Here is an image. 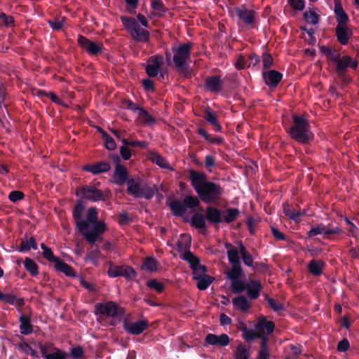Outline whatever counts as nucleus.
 Returning a JSON list of instances; mask_svg holds the SVG:
<instances>
[{
  "label": "nucleus",
  "mask_w": 359,
  "mask_h": 359,
  "mask_svg": "<svg viewBox=\"0 0 359 359\" xmlns=\"http://www.w3.org/2000/svg\"><path fill=\"white\" fill-rule=\"evenodd\" d=\"M283 210L285 216L295 222H298L300 216L305 214V210L302 211L294 209L290 203H283Z\"/></svg>",
  "instance_id": "a878e982"
},
{
  "label": "nucleus",
  "mask_w": 359,
  "mask_h": 359,
  "mask_svg": "<svg viewBox=\"0 0 359 359\" xmlns=\"http://www.w3.org/2000/svg\"><path fill=\"white\" fill-rule=\"evenodd\" d=\"M266 83L268 86H276L281 80L282 74L275 70L263 73Z\"/></svg>",
  "instance_id": "7c9ffc66"
},
{
  "label": "nucleus",
  "mask_w": 359,
  "mask_h": 359,
  "mask_svg": "<svg viewBox=\"0 0 359 359\" xmlns=\"http://www.w3.org/2000/svg\"><path fill=\"white\" fill-rule=\"evenodd\" d=\"M240 254L241 255L243 263L248 266H252L253 264V259L252 255L246 250L245 247L242 243L239 245Z\"/></svg>",
  "instance_id": "49530a36"
},
{
  "label": "nucleus",
  "mask_w": 359,
  "mask_h": 359,
  "mask_svg": "<svg viewBox=\"0 0 359 359\" xmlns=\"http://www.w3.org/2000/svg\"><path fill=\"white\" fill-rule=\"evenodd\" d=\"M268 342V337H263V339L261 340L260 347L258 351L257 359H269L270 351Z\"/></svg>",
  "instance_id": "58836bf2"
},
{
  "label": "nucleus",
  "mask_w": 359,
  "mask_h": 359,
  "mask_svg": "<svg viewBox=\"0 0 359 359\" xmlns=\"http://www.w3.org/2000/svg\"><path fill=\"white\" fill-rule=\"evenodd\" d=\"M76 195L81 199L90 200L94 201H105L104 193L95 185H86L79 187L76 190Z\"/></svg>",
  "instance_id": "9d476101"
},
{
  "label": "nucleus",
  "mask_w": 359,
  "mask_h": 359,
  "mask_svg": "<svg viewBox=\"0 0 359 359\" xmlns=\"http://www.w3.org/2000/svg\"><path fill=\"white\" fill-rule=\"evenodd\" d=\"M247 285L239 279L231 281V290L233 293H241L246 290Z\"/></svg>",
  "instance_id": "8fccbe9b"
},
{
  "label": "nucleus",
  "mask_w": 359,
  "mask_h": 359,
  "mask_svg": "<svg viewBox=\"0 0 359 359\" xmlns=\"http://www.w3.org/2000/svg\"><path fill=\"white\" fill-rule=\"evenodd\" d=\"M20 332L22 334L29 335L33 332V327L31 324V319L29 316L23 314L19 318Z\"/></svg>",
  "instance_id": "cd10ccee"
},
{
  "label": "nucleus",
  "mask_w": 359,
  "mask_h": 359,
  "mask_svg": "<svg viewBox=\"0 0 359 359\" xmlns=\"http://www.w3.org/2000/svg\"><path fill=\"white\" fill-rule=\"evenodd\" d=\"M191 184L203 201H215L222 195L221 187L208 181L205 173L191 170L189 171Z\"/></svg>",
  "instance_id": "f03ea898"
},
{
  "label": "nucleus",
  "mask_w": 359,
  "mask_h": 359,
  "mask_svg": "<svg viewBox=\"0 0 359 359\" xmlns=\"http://www.w3.org/2000/svg\"><path fill=\"white\" fill-rule=\"evenodd\" d=\"M172 213L182 217L185 222L200 231L203 234L207 231V219L201 203H167Z\"/></svg>",
  "instance_id": "f257e3e1"
},
{
  "label": "nucleus",
  "mask_w": 359,
  "mask_h": 359,
  "mask_svg": "<svg viewBox=\"0 0 359 359\" xmlns=\"http://www.w3.org/2000/svg\"><path fill=\"white\" fill-rule=\"evenodd\" d=\"M93 224V229L89 231L90 224L87 221L80 220L76 222L79 232L90 245H94L97 240L101 238V235L107 230V226L104 222L99 221Z\"/></svg>",
  "instance_id": "20e7f679"
},
{
  "label": "nucleus",
  "mask_w": 359,
  "mask_h": 359,
  "mask_svg": "<svg viewBox=\"0 0 359 359\" xmlns=\"http://www.w3.org/2000/svg\"><path fill=\"white\" fill-rule=\"evenodd\" d=\"M118 223L121 225H126L133 222V219L130 218L127 212H121L117 217Z\"/></svg>",
  "instance_id": "4d7b16f0"
},
{
  "label": "nucleus",
  "mask_w": 359,
  "mask_h": 359,
  "mask_svg": "<svg viewBox=\"0 0 359 359\" xmlns=\"http://www.w3.org/2000/svg\"><path fill=\"white\" fill-rule=\"evenodd\" d=\"M191 43H182L172 47L173 61L180 72H184L189 67L191 60Z\"/></svg>",
  "instance_id": "39448f33"
},
{
  "label": "nucleus",
  "mask_w": 359,
  "mask_h": 359,
  "mask_svg": "<svg viewBox=\"0 0 359 359\" xmlns=\"http://www.w3.org/2000/svg\"><path fill=\"white\" fill-rule=\"evenodd\" d=\"M147 286L155 291H156L158 293H161L165 290V286L163 283L161 282H159L156 279H151L147 282Z\"/></svg>",
  "instance_id": "09e8293b"
},
{
  "label": "nucleus",
  "mask_w": 359,
  "mask_h": 359,
  "mask_svg": "<svg viewBox=\"0 0 359 359\" xmlns=\"http://www.w3.org/2000/svg\"><path fill=\"white\" fill-rule=\"evenodd\" d=\"M235 66L238 69H242L248 67V62L247 58L243 55H239L235 62Z\"/></svg>",
  "instance_id": "e2e57ef3"
},
{
  "label": "nucleus",
  "mask_w": 359,
  "mask_h": 359,
  "mask_svg": "<svg viewBox=\"0 0 359 359\" xmlns=\"http://www.w3.org/2000/svg\"><path fill=\"white\" fill-rule=\"evenodd\" d=\"M53 263L57 271L62 272L69 277L76 276V273L72 267L63 262L60 258L58 257Z\"/></svg>",
  "instance_id": "bb28decb"
},
{
  "label": "nucleus",
  "mask_w": 359,
  "mask_h": 359,
  "mask_svg": "<svg viewBox=\"0 0 359 359\" xmlns=\"http://www.w3.org/2000/svg\"><path fill=\"white\" fill-rule=\"evenodd\" d=\"M271 231L273 236L278 241H285L286 236L280 232L278 229L274 226H271Z\"/></svg>",
  "instance_id": "774afa93"
},
{
  "label": "nucleus",
  "mask_w": 359,
  "mask_h": 359,
  "mask_svg": "<svg viewBox=\"0 0 359 359\" xmlns=\"http://www.w3.org/2000/svg\"><path fill=\"white\" fill-rule=\"evenodd\" d=\"M24 266L32 276H36L39 274V266L32 259L26 257L24 261Z\"/></svg>",
  "instance_id": "79ce46f5"
},
{
  "label": "nucleus",
  "mask_w": 359,
  "mask_h": 359,
  "mask_svg": "<svg viewBox=\"0 0 359 359\" xmlns=\"http://www.w3.org/2000/svg\"><path fill=\"white\" fill-rule=\"evenodd\" d=\"M142 269L153 272L157 270V262L153 257H148L144 261Z\"/></svg>",
  "instance_id": "de8ad7c7"
},
{
  "label": "nucleus",
  "mask_w": 359,
  "mask_h": 359,
  "mask_svg": "<svg viewBox=\"0 0 359 359\" xmlns=\"http://www.w3.org/2000/svg\"><path fill=\"white\" fill-rule=\"evenodd\" d=\"M108 264L107 274L110 278L122 276L126 280H130L135 279L137 275V272L132 266L128 265H116L111 261L108 262Z\"/></svg>",
  "instance_id": "1a4fd4ad"
},
{
  "label": "nucleus",
  "mask_w": 359,
  "mask_h": 359,
  "mask_svg": "<svg viewBox=\"0 0 359 359\" xmlns=\"http://www.w3.org/2000/svg\"><path fill=\"white\" fill-rule=\"evenodd\" d=\"M230 342L229 337L226 334L216 335L214 334H208L205 338V346L206 344L213 346H220L224 347L229 345Z\"/></svg>",
  "instance_id": "412c9836"
},
{
  "label": "nucleus",
  "mask_w": 359,
  "mask_h": 359,
  "mask_svg": "<svg viewBox=\"0 0 359 359\" xmlns=\"http://www.w3.org/2000/svg\"><path fill=\"white\" fill-rule=\"evenodd\" d=\"M358 62L353 57L348 55H344L339 57L337 63L336 64V72L339 76H343L347 68L356 69Z\"/></svg>",
  "instance_id": "a211bd4d"
},
{
  "label": "nucleus",
  "mask_w": 359,
  "mask_h": 359,
  "mask_svg": "<svg viewBox=\"0 0 359 359\" xmlns=\"http://www.w3.org/2000/svg\"><path fill=\"white\" fill-rule=\"evenodd\" d=\"M42 255L46 259L52 263L58 258L53 255V252L50 248L44 249Z\"/></svg>",
  "instance_id": "0e129e2a"
},
{
  "label": "nucleus",
  "mask_w": 359,
  "mask_h": 359,
  "mask_svg": "<svg viewBox=\"0 0 359 359\" xmlns=\"http://www.w3.org/2000/svg\"><path fill=\"white\" fill-rule=\"evenodd\" d=\"M31 248L37 250V243L34 237H30L28 239L27 234L25 235V237L22 238L20 245L18 247V250L20 252H28Z\"/></svg>",
  "instance_id": "393cba45"
},
{
  "label": "nucleus",
  "mask_w": 359,
  "mask_h": 359,
  "mask_svg": "<svg viewBox=\"0 0 359 359\" xmlns=\"http://www.w3.org/2000/svg\"><path fill=\"white\" fill-rule=\"evenodd\" d=\"M241 264L232 265L231 269L226 273L228 278L232 281L239 279L242 276Z\"/></svg>",
  "instance_id": "a18cd8bd"
},
{
  "label": "nucleus",
  "mask_w": 359,
  "mask_h": 359,
  "mask_svg": "<svg viewBox=\"0 0 359 359\" xmlns=\"http://www.w3.org/2000/svg\"><path fill=\"white\" fill-rule=\"evenodd\" d=\"M304 18L307 22L316 25L318 22V16L314 12H306L304 13Z\"/></svg>",
  "instance_id": "680f3d73"
},
{
  "label": "nucleus",
  "mask_w": 359,
  "mask_h": 359,
  "mask_svg": "<svg viewBox=\"0 0 359 359\" xmlns=\"http://www.w3.org/2000/svg\"><path fill=\"white\" fill-rule=\"evenodd\" d=\"M127 185L128 192L136 197H144L149 200L155 193L154 185L146 184L139 177L130 179Z\"/></svg>",
  "instance_id": "423d86ee"
},
{
  "label": "nucleus",
  "mask_w": 359,
  "mask_h": 359,
  "mask_svg": "<svg viewBox=\"0 0 359 359\" xmlns=\"http://www.w3.org/2000/svg\"><path fill=\"white\" fill-rule=\"evenodd\" d=\"M262 288V286L259 281L254 280H250L246 286L248 297L252 300L257 299L260 294Z\"/></svg>",
  "instance_id": "5701e85b"
},
{
  "label": "nucleus",
  "mask_w": 359,
  "mask_h": 359,
  "mask_svg": "<svg viewBox=\"0 0 359 359\" xmlns=\"http://www.w3.org/2000/svg\"><path fill=\"white\" fill-rule=\"evenodd\" d=\"M69 356H72L74 359H79L82 358L84 355L83 349L81 346H77L76 347H72L70 348V352Z\"/></svg>",
  "instance_id": "6e6d98bb"
},
{
  "label": "nucleus",
  "mask_w": 359,
  "mask_h": 359,
  "mask_svg": "<svg viewBox=\"0 0 359 359\" xmlns=\"http://www.w3.org/2000/svg\"><path fill=\"white\" fill-rule=\"evenodd\" d=\"M87 222L95 223L97 222V212L95 208H90L87 212Z\"/></svg>",
  "instance_id": "bf43d9fd"
},
{
  "label": "nucleus",
  "mask_w": 359,
  "mask_h": 359,
  "mask_svg": "<svg viewBox=\"0 0 359 359\" xmlns=\"http://www.w3.org/2000/svg\"><path fill=\"white\" fill-rule=\"evenodd\" d=\"M182 258L189 264L190 268L193 270V275H196L197 266H198L200 264L199 258L191 251L184 253Z\"/></svg>",
  "instance_id": "72a5a7b5"
},
{
  "label": "nucleus",
  "mask_w": 359,
  "mask_h": 359,
  "mask_svg": "<svg viewBox=\"0 0 359 359\" xmlns=\"http://www.w3.org/2000/svg\"><path fill=\"white\" fill-rule=\"evenodd\" d=\"M151 161L161 168H168L166 160L158 154H153L151 156Z\"/></svg>",
  "instance_id": "864d4df0"
},
{
  "label": "nucleus",
  "mask_w": 359,
  "mask_h": 359,
  "mask_svg": "<svg viewBox=\"0 0 359 359\" xmlns=\"http://www.w3.org/2000/svg\"><path fill=\"white\" fill-rule=\"evenodd\" d=\"M85 209L83 203H76V205L73 210V216L77 221L82 220L81 216Z\"/></svg>",
  "instance_id": "5fc2aeb1"
},
{
  "label": "nucleus",
  "mask_w": 359,
  "mask_h": 359,
  "mask_svg": "<svg viewBox=\"0 0 359 359\" xmlns=\"http://www.w3.org/2000/svg\"><path fill=\"white\" fill-rule=\"evenodd\" d=\"M123 309H121L114 302H107L106 303H97L95 305V314L103 315L110 317H116L123 313Z\"/></svg>",
  "instance_id": "9b49d317"
},
{
  "label": "nucleus",
  "mask_w": 359,
  "mask_h": 359,
  "mask_svg": "<svg viewBox=\"0 0 359 359\" xmlns=\"http://www.w3.org/2000/svg\"><path fill=\"white\" fill-rule=\"evenodd\" d=\"M222 223L231 224L235 222L240 215V210L238 208H227L222 209Z\"/></svg>",
  "instance_id": "b1692460"
},
{
  "label": "nucleus",
  "mask_w": 359,
  "mask_h": 359,
  "mask_svg": "<svg viewBox=\"0 0 359 359\" xmlns=\"http://www.w3.org/2000/svg\"><path fill=\"white\" fill-rule=\"evenodd\" d=\"M250 346H245L243 343H240L234 353L235 359H250Z\"/></svg>",
  "instance_id": "f704fd0d"
},
{
  "label": "nucleus",
  "mask_w": 359,
  "mask_h": 359,
  "mask_svg": "<svg viewBox=\"0 0 359 359\" xmlns=\"http://www.w3.org/2000/svg\"><path fill=\"white\" fill-rule=\"evenodd\" d=\"M100 131L103 135L105 141V147L108 150H114L115 149L116 144L114 140V139L108 135L106 132H104L102 129H100Z\"/></svg>",
  "instance_id": "603ef678"
},
{
  "label": "nucleus",
  "mask_w": 359,
  "mask_h": 359,
  "mask_svg": "<svg viewBox=\"0 0 359 359\" xmlns=\"http://www.w3.org/2000/svg\"><path fill=\"white\" fill-rule=\"evenodd\" d=\"M323 52L326 54L327 58L334 62L335 64L337 63L339 57H341L340 55L337 53H335L330 49H327L325 48H323Z\"/></svg>",
  "instance_id": "052dcab7"
},
{
  "label": "nucleus",
  "mask_w": 359,
  "mask_h": 359,
  "mask_svg": "<svg viewBox=\"0 0 359 359\" xmlns=\"http://www.w3.org/2000/svg\"><path fill=\"white\" fill-rule=\"evenodd\" d=\"M265 299L267 301L270 308L273 309L274 311H280L284 310L283 304L275 300L273 298L268 297L267 295L265 297Z\"/></svg>",
  "instance_id": "3c124183"
},
{
  "label": "nucleus",
  "mask_w": 359,
  "mask_h": 359,
  "mask_svg": "<svg viewBox=\"0 0 359 359\" xmlns=\"http://www.w3.org/2000/svg\"><path fill=\"white\" fill-rule=\"evenodd\" d=\"M78 43L83 49L90 55L98 54L102 51L103 48L102 43L90 41L83 36H79Z\"/></svg>",
  "instance_id": "dca6fc26"
},
{
  "label": "nucleus",
  "mask_w": 359,
  "mask_h": 359,
  "mask_svg": "<svg viewBox=\"0 0 359 359\" xmlns=\"http://www.w3.org/2000/svg\"><path fill=\"white\" fill-rule=\"evenodd\" d=\"M291 137L299 143H306L313 138L308 121L302 116H293V125L290 128Z\"/></svg>",
  "instance_id": "7ed1b4c3"
},
{
  "label": "nucleus",
  "mask_w": 359,
  "mask_h": 359,
  "mask_svg": "<svg viewBox=\"0 0 359 359\" xmlns=\"http://www.w3.org/2000/svg\"><path fill=\"white\" fill-rule=\"evenodd\" d=\"M255 329L257 332V337L262 340L263 337H267V335L273 333L275 323L271 320H268L265 316H262L255 325Z\"/></svg>",
  "instance_id": "f8f14e48"
},
{
  "label": "nucleus",
  "mask_w": 359,
  "mask_h": 359,
  "mask_svg": "<svg viewBox=\"0 0 359 359\" xmlns=\"http://www.w3.org/2000/svg\"><path fill=\"white\" fill-rule=\"evenodd\" d=\"M0 302L9 305H13L19 308L22 307L25 305V299L22 297H18L15 294L11 291H6L2 292L0 291Z\"/></svg>",
  "instance_id": "aec40b11"
},
{
  "label": "nucleus",
  "mask_w": 359,
  "mask_h": 359,
  "mask_svg": "<svg viewBox=\"0 0 359 359\" xmlns=\"http://www.w3.org/2000/svg\"><path fill=\"white\" fill-rule=\"evenodd\" d=\"M336 33L339 41L345 45L348 43L351 36V32L346 25H337L336 27Z\"/></svg>",
  "instance_id": "473e14b6"
},
{
  "label": "nucleus",
  "mask_w": 359,
  "mask_h": 359,
  "mask_svg": "<svg viewBox=\"0 0 359 359\" xmlns=\"http://www.w3.org/2000/svg\"><path fill=\"white\" fill-rule=\"evenodd\" d=\"M149 328L147 320H140L136 322L123 321V329L129 334L139 335Z\"/></svg>",
  "instance_id": "2eb2a0df"
},
{
  "label": "nucleus",
  "mask_w": 359,
  "mask_h": 359,
  "mask_svg": "<svg viewBox=\"0 0 359 359\" xmlns=\"http://www.w3.org/2000/svg\"><path fill=\"white\" fill-rule=\"evenodd\" d=\"M8 198L11 202H16L25 199V194L20 191H12L8 195Z\"/></svg>",
  "instance_id": "13d9d810"
},
{
  "label": "nucleus",
  "mask_w": 359,
  "mask_h": 359,
  "mask_svg": "<svg viewBox=\"0 0 359 359\" xmlns=\"http://www.w3.org/2000/svg\"><path fill=\"white\" fill-rule=\"evenodd\" d=\"M350 347V344L346 338H344L337 344V351L339 352H345Z\"/></svg>",
  "instance_id": "69168bd1"
},
{
  "label": "nucleus",
  "mask_w": 359,
  "mask_h": 359,
  "mask_svg": "<svg viewBox=\"0 0 359 359\" xmlns=\"http://www.w3.org/2000/svg\"><path fill=\"white\" fill-rule=\"evenodd\" d=\"M36 346L39 349L40 354L43 359H68L69 354L56 347L51 342L38 341Z\"/></svg>",
  "instance_id": "0eeeda50"
},
{
  "label": "nucleus",
  "mask_w": 359,
  "mask_h": 359,
  "mask_svg": "<svg viewBox=\"0 0 359 359\" xmlns=\"http://www.w3.org/2000/svg\"><path fill=\"white\" fill-rule=\"evenodd\" d=\"M83 169L93 175H98L109 171L110 165L107 162H98L94 164H87L83 166Z\"/></svg>",
  "instance_id": "4be33fe9"
},
{
  "label": "nucleus",
  "mask_w": 359,
  "mask_h": 359,
  "mask_svg": "<svg viewBox=\"0 0 359 359\" xmlns=\"http://www.w3.org/2000/svg\"><path fill=\"white\" fill-rule=\"evenodd\" d=\"M128 179V172L126 168L121 165H116L113 176V180L118 184H123Z\"/></svg>",
  "instance_id": "c85d7f7f"
},
{
  "label": "nucleus",
  "mask_w": 359,
  "mask_h": 359,
  "mask_svg": "<svg viewBox=\"0 0 359 359\" xmlns=\"http://www.w3.org/2000/svg\"><path fill=\"white\" fill-rule=\"evenodd\" d=\"M164 63L163 57L161 55L151 56L148 60L146 67V72L150 77H155L158 75L161 67Z\"/></svg>",
  "instance_id": "f3484780"
},
{
  "label": "nucleus",
  "mask_w": 359,
  "mask_h": 359,
  "mask_svg": "<svg viewBox=\"0 0 359 359\" xmlns=\"http://www.w3.org/2000/svg\"><path fill=\"white\" fill-rule=\"evenodd\" d=\"M123 25L129 30L132 37L138 41L146 42L149 38L148 31L142 28L139 23L133 18H121Z\"/></svg>",
  "instance_id": "6e6552de"
},
{
  "label": "nucleus",
  "mask_w": 359,
  "mask_h": 359,
  "mask_svg": "<svg viewBox=\"0 0 359 359\" xmlns=\"http://www.w3.org/2000/svg\"><path fill=\"white\" fill-rule=\"evenodd\" d=\"M325 263L321 260L312 259L308 264V270L313 276H319L323 273Z\"/></svg>",
  "instance_id": "2f4dec72"
},
{
  "label": "nucleus",
  "mask_w": 359,
  "mask_h": 359,
  "mask_svg": "<svg viewBox=\"0 0 359 359\" xmlns=\"http://www.w3.org/2000/svg\"><path fill=\"white\" fill-rule=\"evenodd\" d=\"M18 346L22 352L27 355H30L34 358H39V353L36 350L33 349L27 342H21Z\"/></svg>",
  "instance_id": "37998d69"
},
{
  "label": "nucleus",
  "mask_w": 359,
  "mask_h": 359,
  "mask_svg": "<svg viewBox=\"0 0 359 359\" xmlns=\"http://www.w3.org/2000/svg\"><path fill=\"white\" fill-rule=\"evenodd\" d=\"M203 211L206 215L207 222L210 224L217 226L222 223V209L209 205L205 209L203 208Z\"/></svg>",
  "instance_id": "6ab92c4d"
},
{
  "label": "nucleus",
  "mask_w": 359,
  "mask_h": 359,
  "mask_svg": "<svg viewBox=\"0 0 359 359\" xmlns=\"http://www.w3.org/2000/svg\"><path fill=\"white\" fill-rule=\"evenodd\" d=\"M233 14L245 25L252 26L255 22V12L253 10L248 9L245 6L234 8Z\"/></svg>",
  "instance_id": "ddd939ff"
},
{
  "label": "nucleus",
  "mask_w": 359,
  "mask_h": 359,
  "mask_svg": "<svg viewBox=\"0 0 359 359\" xmlns=\"http://www.w3.org/2000/svg\"><path fill=\"white\" fill-rule=\"evenodd\" d=\"M130 108L133 110H137L139 114V119L141 122L147 125H153L156 123L154 118L149 115L145 110L138 107H133V104L131 103Z\"/></svg>",
  "instance_id": "c9c22d12"
},
{
  "label": "nucleus",
  "mask_w": 359,
  "mask_h": 359,
  "mask_svg": "<svg viewBox=\"0 0 359 359\" xmlns=\"http://www.w3.org/2000/svg\"><path fill=\"white\" fill-rule=\"evenodd\" d=\"M205 86L209 90L218 92L222 88V82L219 77L212 76L206 79Z\"/></svg>",
  "instance_id": "ea45409f"
},
{
  "label": "nucleus",
  "mask_w": 359,
  "mask_h": 359,
  "mask_svg": "<svg viewBox=\"0 0 359 359\" xmlns=\"http://www.w3.org/2000/svg\"><path fill=\"white\" fill-rule=\"evenodd\" d=\"M191 237L186 235H182L181 239L177 242V250L179 252L185 253L190 251Z\"/></svg>",
  "instance_id": "a19ab883"
},
{
  "label": "nucleus",
  "mask_w": 359,
  "mask_h": 359,
  "mask_svg": "<svg viewBox=\"0 0 359 359\" xmlns=\"http://www.w3.org/2000/svg\"><path fill=\"white\" fill-rule=\"evenodd\" d=\"M288 2L294 9L302 11L304 8V0H288Z\"/></svg>",
  "instance_id": "338daca9"
},
{
  "label": "nucleus",
  "mask_w": 359,
  "mask_h": 359,
  "mask_svg": "<svg viewBox=\"0 0 359 359\" xmlns=\"http://www.w3.org/2000/svg\"><path fill=\"white\" fill-rule=\"evenodd\" d=\"M194 278L198 280L197 287L200 290H205L215 280L213 277L209 275H200L197 273L196 275H194Z\"/></svg>",
  "instance_id": "c756f323"
},
{
  "label": "nucleus",
  "mask_w": 359,
  "mask_h": 359,
  "mask_svg": "<svg viewBox=\"0 0 359 359\" xmlns=\"http://www.w3.org/2000/svg\"><path fill=\"white\" fill-rule=\"evenodd\" d=\"M232 302L233 306L238 308L242 312L248 311L251 306L250 303L243 295L233 298Z\"/></svg>",
  "instance_id": "e433bc0d"
},
{
  "label": "nucleus",
  "mask_w": 359,
  "mask_h": 359,
  "mask_svg": "<svg viewBox=\"0 0 359 359\" xmlns=\"http://www.w3.org/2000/svg\"><path fill=\"white\" fill-rule=\"evenodd\" d=\"M239 255H241L240 249L238 250L237 248H233L227 251L229 262L231 265L241 264Z\"/></svg>",
  "instance_id": "c03bdc74"
},
{
  "label": "nucleus",
  "mask_w": 359,
  "mask_h": 359,
  "mask_svg": "<svg viewBox=\"0 0 359 359\" xmlns=\"http://www.w3.org/2000/svg\"><path fill=\"white\" fill-rule=\"evenodd\" d=\"M204 118L208 121L216 131H219L222 128L218 122L216 114L210 109L207 108L205 111Z\"/></svg>",
  "instance_id": "4c0bfd02"
},
{
  "label": "nucleus",
  "mask_w": 359,
  "mask_h": 359,
  "mask_svg": "<svg viewBox=\"0 0 359 359\" xmlns=\"http://www.w3.org/2000/svg\"><path fill=\"white\" fill-rule=\"evenodd\" d=\"M341 229L337 226H330L320 224L317 226L312 227L308 231V236L311 238L318 234H323L325 236L329 238L331 235H339L341 233Z\"/></svg>",
  "instance_id": "4468645a"
}]
</instances>
